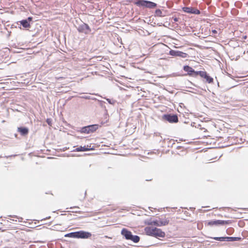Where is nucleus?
Wrapping results in <instances>:
<instances>
[{"label": "nucleus", "mask_w": 248, "mask_h": 248, "mask_svg": "<svg viewBox=\"0 0 248 248\" xmlns=\"http://www.w3.org/2000/svg\"><path fill=\"white\" fill-rule=\"evenodd\" d=\"M145 232L146 234L156 238L158 237H164L165 233L164 232L160 229L153 227H146L145 229Z\"/></svg>", "instance_id": "f257e3e1"}, {"label": "nucleus", "mask_w": 248, "mask_h": 248, "mask_svg": "<svg viewBox=\"0 0 248 248\" xmlns=\"http://www.w3.org/2000/svg\"><path fill=\"white\" fill-rule=\"evenodd\" d=\"M92 236V233L88 232L79 231L72 232L64 235L65 237H71L75 238L87 239Z\"/></svg>", "instance_id": "f03ea898"}, {"label": "nucleus", "mask_w": 248, "mask_h": 248, "mask_svg": "<svg viewBox=\"0 0 248 248\" xmlns=\"http://www.w3.org/2000/svg\"><path fill=\"white\" fill-rule=\"evenodd\" d=\"M121 234L126 240H130L134 243H138L140 240V236L134 235L132 232L126 228H123L121 231Z\"/></svg>", "instance_id": "7ed1b4c3"}, {"label": "nucleus", "mask_w": 248, "mask_h": 248, "mask_svg": "<svg viewBox=\"0 0 248 248\" xmlns=\"http://www.w3.org/2000/svg\"><path fill=\"white\" fill-rule=\"evenodd\" d=\"M135 4L139 7H142L143 8L154 9L157 7V4L149 0H137Z\"/></svg>", "instance_id": "20e7f679"}, {"label": "nucleus", "mask_w": 248, "mask_h": 248, "mask_svg": "<svg viewBox=\"0 0 248 248\" xmlns=\"http://www.w3.org/2000/svg\"><path fill=\"white\" fill-rule=\"evenodd\" d=\"M170 222L168 218H159V219L148 220L147 224L149 225H154L158 227L167 225Z\"/></svg>", "instance_id": "39448f33"}, {"label": "nucleus", "mask_w": 248, "mask_h": 248, "mask_svg": "<svg viewBox=\"0 0 248 248\" xmlns=\"http://www.w3.org/2000/svg\"><path fill=\"white\" fill-rule=\"evenodd\" d=\"M77 29L79 33H83L85 34H88L92 31L89 26L82 21L81 24L78 25Z\"/></svg>", "instance_id": "423d86ee"}, {"label": "nucleus", "mask_w": 248, "mask_h": 248, "mask_svg": "<svg viewBox=\"0 0 248 248\" xmlns=\"http://www.w3.org/2000/svg\"><path fill=\"white\" fill-rule=\"evenodd\" d=\"M98 128V124H92L83 127L80 131L82 133L90 134L94 132Z\"/></svg>", "instance_id": "0eeeda50"}, {"label": "nucleus", "mask_w": 248, "mask_h": 248, "mask_svg": "<svg viewBox=\"0 0 248 248\" xmlns=\"http://www.w3.org/2000/svg\"><path fill=\"white\" fill-rule=\"evenodd\" d=\"M163 120L169 122L170 123H176L178 122V118L176 114H166L162 116Z\"/></svg>", "instance_id": "6e6552de"}, {"label": "nucleus", "mask_w": 248, "mask_h": 248, "mask_svg": "<svg viewBox=\"0 0 248 248\" xmlns=\"http://www.w3.org/2000/svg\"><path fill=\"white\" fill-rule=\"evenodd\" d=\"M169 54L172 56L180 57L183 58H186L188 56V54L186 53L174 50H170L169 51Z\"/></svg>", "instance_id": "1a4fd4ad"}, {"label": "nucleus", "mask_w": 248, "mask_h": 248, "mask_svg": "<svg viewBox=\"0 0 248 248\" xmlns=\"http://www.w3.org/2000/svg\"><path fill=\"white\" fill-rule=\"evenodd\" d=\"M231 222L230 220H211L208 222V225L209 226H218V225H224L225 224H228Z\"/></svg>", "instance_id": "9d476101"}, {"label": "nucleus", "mask_w": 248, "mask_h": 248, "mask_svg": "<svg viewBox=\"0 0 248 248\" xmlns=\"http://www.w3.org/2000/svg\"><path fill=\"white\" fill-rule=\"evenodd\" d=\"M182 10L184 12L188 14L199 15L201 13L199 10L192 7H184Z\"/></svg>", "instance_id": "9b49d317"}, {"label": "nucleus", "mask_w": 248, "mask_h": 248, "mask_svg": "<svg viewBox=\"0 0 248 248\" xmlns=\"http://www.w3.org/2000/svg\"><path fill=\"white\" fill-rule=\"evenodd\" d=\"M197 74H199L202 78H204L206 79V81L208 83H212L213 82V78L209 76V75L205 71H199L197 72Z\"/></svg>", "instance_id": "f8f14e48"}, {"label": "nucleus", "mask_w": 248, "mask_h": 248, "mask_svg": "<svg viewBox=\"0 0 248 248\" xmlns=\"http://www.w3.org/2000/svg\"><path fill=\"white\" fill-rule=\"evenodd\" d=\"M183 69L185 71L187 72V74L190 76L196 77L199 75L197 72L199 71H195L192 67L188 65H185L183 67Z\"/></svg>", "instance_id": "ddd939ff"}, {"label": "nucleus", "mask_w": 248, "mask_h": 248, "mask_svg": "<svg viewBox=\"0 0 248 248\" xmlns=\"http://www.w3.org/2000/svg\"><path fill=\"white\" fill-rule=\"evenodd\" d=\"M17 131L23 136L27 135L29 132V129L26 127H18Z\"/></svg>", "instance_id": "4468645a"}, {"label": "nucleus", "mask_w": 248, "mask_h": 248, "mask_svg": "<svg viewBox=\"0 0 248 248\" xmlns=\"http://www.w3.org/2000/svg\"><path fill=\"white\" fill-rule=\"evenodd\" d=\"M108 120H109V116H108V111L106 109H105V113L104 115V116H103V120H102L101 121V124L102 125L105 124H107L108 123Z\"/></svg>", "instance_id": "2eb2a0df"}, {"label": "nucleus", "mask_w": 248, "mask_h": 248, "mask_svg": "<svg viewBox=\"0 0 248 248\" xmlns=\"http://www.w3.org/2000/svg\"><path fill=\"white\" fill-rule=\"evenodd\" d=\"M163 12L162 11V10L160 9H156L155 12V16L158 17H164L166 16V14Z\"/></svg>", "instance_id": "dca6fc26"}, {"label": "nucleus", "mask_w": 248, "mask_h": 248, "mask_svg": "<svg viewBox=\"0 0 248 248\" xmlns=\"http://www.w3.org/2000/svg\"><path fill=\"white\" fill-rule=\"evenodd\" d=\"M19 22L24 28H30L31 26L30 23L26 19L22 20Z\"/></svg>", "instance_id": "f3484780"}, {"label": "nucleus", "mask_w": 248, "mask_h": 248, "mask_svg": "<svg viewBox=\"0 0 248 248\" xmlns=\"http://www.w3.org/2000/svg\"><path fill=\"white\" fill-rule=\"evenodd\" d=\"M92 148H88L86 147L85 146H80L79 147L77 148L74 151L76 152H84L89 151L90 150H92Z\"/></svg>", "instance_id": "a211bd4d"}, {"label": "nucleus", "mask_w": 248, "mask_h": 248, "mask_svg": "<svg viewBox=\"0 0 248 248\" xmlns=\"http://www.w3.org/2000/svg\"><path fill=\"white\" fill-rule=\"evenodd\" d=\"M240 239H241L240 237L226 236V241H228V242H233V241H239Z\"/></svg>", "instance_id": "6ab92c4d"}, {"label": "nucleus", "mask_w": 248, "mask_h": 248, "mask_svg": "<svg viewBox=\"0 0 248 248\" xmlns=\"http://www.w3.org/2000/svg\"><path fill=\"white\" fill-rule=\"evenodd\" d=\"M213 239L214 240L219 241H226V237H213Z\"/></svg>", "instance_id": "aec40b11"}, {"label": "nucleus", "mask_w": 248, "mask_h": 248, "mask_svg": "<svg viewBox=\"0 0 248 248\" xmlns=\"http://www.w3.org/2000/svg\"><path fill=\"white\" fill-rule=\"evenodd\" d=\"M107 101L108 102V103L110 104H114L115 103V100H111L110 99H108V98H107L106 99Z\"/></svg>", "instance_id": "412c9836"}, {"label": "nucleus", "mask_w": 248, "mask_h": 248, "mask_svg": "<svg viewBox=\"0 0 248 248\" xmlns=\"http://www.w3.org/2000/svg\"><path fill=\"white\" fill-rule=\"evenodd\" d=\"M51 122H52V120L51 119H46V123L49 125L51 126V124H52Z\"/></svg>", "instance_id": "4be33fe9"}, {"label": "nucleus", "mask_w": 248, "mask_h": 248, "mask_svg": "<svg viewBox=\"0 0 248 248\" xmlns=\"http://www.w3.org/2000/svg\"><path fill=\"white\" fill-rule=\"evenodd\" d=\"M82 98L86 99H91L92 98L90 96L88 95H84L81 97Z\"/></svg>", "instance_id": "5701e85b"}, {"label": "nucleus", "mask_w": 248, "mask_h": 248, "mask_svg": "<svg viewBox=\"0 0 248 248\" xmlns=\"http://www.w3.org/2000/svg\"><path fill=\"white\" fill-rule=\"evenodd\" d=\"M26 19L30 23L32 21L33 18L32 17H29Z\"/></svg>", "instance_id": "b1692460"}, {"label": "nucleus", "mask_w": 248, "mask_h": 248, "mask_svg": "<svg viewBox=\"0 0 248 248\" xmlns=\"http://www.w3.org/2000/svg\"><path fill=\"white\" fill-rule=\"evenodd\" d=\"M162 10V11H163V13H165V14H166V16H168V15H169L168 12V11H166V10H164V9H162V10Z\"/></svg>", "instance_id": "393cba45"}, {"label": "nucleus", "mask_w": 248, "mask_h": 248, "mask_svg": "<svg viewBox=\"0 0 248 248\" xmlns=\"http://www.w3.org/2000/svg\"><path fill=\"white\" fill-rule=\"evenodd\" d=\"M173 20H174V21H178V19H177V17L174 18Z\"/></svg>", "instance_id": "a878e982"}, {"label": "nucleus", "mask_w": 248, "mask_h": 248, "mask_svg": "<svg viewBox=\"0 0 248 248\" xmlns=\"http://www.w3.org/2000/svg\"><path fill=\"white\" fill-rule=\"evenodd\" d=\"M212 32H213L214 33H217V31H216V30H213V31H212Z\"/></svg>", "instance_id": "bb28decb"}, {"label": "nucleus", "mask_w": 248, "mask_h": 248, "mask_svg": "<svg viewBox=\"0 0 248 248\" xmlns=\"http://www.w3.org/2000/svg\"><path fill=\"white\" fill-rule=\"evenodd\" d=\"M71 208H79L78 207L75 206L73 207H71Z\"/></svg>", "instance_id": "cd10ccee"}, {"label": "nucleus", "mask_w": 248, "mask_h": 248, "mask_svg": "<svg viewBox=\"0 0 248 248\" xmlns=\"http://www.w3.org/2000/svg\"><path fill=\"white\" fill-rule=\"evenodd\" d=\"M73 212L77 213V211H73Z\"/></svg>", "instance_id": "c85d7f7f"}]
</instances>
